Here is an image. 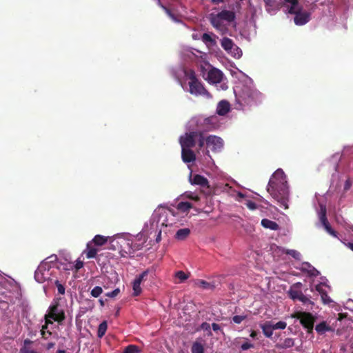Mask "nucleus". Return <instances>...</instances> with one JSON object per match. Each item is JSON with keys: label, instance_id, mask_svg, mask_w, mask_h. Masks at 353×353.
I'll return each mask as SVG.
<instances>
[{"label": "nucleus", "instance_id": "obj_21", "mask_svg": "<svg viewBox=\"0 0 353 353\" xmlns=\"http://www.w3.org/2000/svg\"><path fill=\"white\" fill-rule=\"evenodd\" d=\"M230 111V103L226 101H221L219 103L216 112L219 115L223 116Z\"/></svg>", "mask_w": 353, "mask_h": 353}, {"label": "nucleus", "instance_id": "obj_18", "mask_svg": "<svg viewBox=\"0 0 353 353\" xmlns=\"http://www.w3.org/2000/svg\"><path fill=\"white\" fill-rule=\"evenodd\" d=\"M299 0H284L285 3H283V6L286 7V12L288 13H294L295 9L300 8L299 5Z\"/></svg>", "mask_w": 353, "mask_h": 353}, {"label": "nucleus", "instance_id": "obj_23", "mask_svg": "<svg viewBox=\"0 0 353 353\" xmlns=\"http://www.w3.org/2000/svg\"><path fill=\"white\" fill-rule=\"evenodd\" d=\"M261 328L266 337L270 338L272 336L274 330L272 321H266L263 325H261Z\"/></svg>", "mask_w": 353, "mask_h": 353}, {"label": "nucleus", "instance_id": "obj_9", "mask_svg": "<svg viewBox=\"0 0 353 353\" xmlns=\"http://www.w3.org/2000/svg\"><path fill=\"white\" fill-rule=\"evenodd\" d=\"M302 7L295 9L294 13H290L291 14H295L294 21L297 26H303L307 23L310 19V14L306 11L302 12Z\"/></svg>", "mask_w": 353, "mask_h": 353}, {"label": "nucleus", "instance_id": "obj_34", "mask_svg": "<svg viewBox=\"0 0 353 353\" xmlns=\"http://www.w3.org/2000/svg\"><path fill=\"white\" fill-rule=\"evenodd\" d=\"M132 290H133V294L132 295L134 296H137L141 294L142 292V289L141 288V283L139 281H137L136 280H134L132 283Z\"/></svg>", "mask_w": 353, "mask_h": 353}, {"label": "nucleus", "instance_id": "obj_5", "mask_svg": "<svg viewBox=\"0 0 353 353\" xmlns=\"http://www.w3.org/2000/svg\"><path fill=\"white\" fill-rule=\"evenodd\" d=\"M293 316L300 321L301 324L307 333L313 332L315 317L311 313L300 311L295 312Z\"/></svg>", "mask_w": 353, "mask_h": 353}, {"label": "nucleus", "instance_id": "obj_37", "mask_svg": "<svg viewBox=\"0 0 353 353\" xmlns=\"http://www.w3.org/2000/svg\"><path fill=\"white\" fill-rule=\"evenodd\" d=\"M103 292V289L100 286H96L91 290V296L97 298L99 297Z\"/></svg>", "mask_w": 353, "mask_h": 353}, {"label": "nucleus", "instance_id": "obj_7", "mask_svg": "<svg viewBox=\"0 0 353 353\" xmlns=\"http://www.w3.org/2000/svg\"><path fill=\"white\" fill-rule=\"evenodd\" d=\"M198 134L199 132H190L181 136L179 139L181 148H191L194 147L196 145V138L198 137Z\"/></svg>", "mask_w": 353, "mask_h": 353}, {"label": "nucleus", "instance_id": "obj_32", "mask_svg": "<svg viewBox=\"0 0 353 353\" xmlns=\"http://www.w3.org/2000/svg\"><path fill=\"white\" fill-rule=\"evenodd\" d=\"M107 329H108L107 322L105 321L101 322L99 324V327H98L97 336L99 338H102L105 335V334L107 331Z\"/></svg>", "mask_w": 353, "mask_h": 353}, {"label": "nucleus", "instance_id": "obj_56", "mask_svg": "<svg viewBox=\"0 0 353 353\" xmlns=\"http://www.w3.org/2000/svg\"><path fill=\"white\" fill-rule=\"evenodd\" d=\"M212 328L214 332H217V331L220 330V329H221L220 325L215 323H213L212 324Z\"/></svg>", "mask_w": 353, "mask_h": 353}, {"label": "nucleus", "instance_id": "obj_30", "mask_svg": "<svg viewBox=\"0 0 353 353\" xmlns=\"http://www.w3.org/2000/svg\"><path fill=\"white\" fill-rule=\"evenodd\" d=\"M315 330L318 334H323L327 331L330 330V327L327 325L325 321H323L316 325Z\"/></svg>", "mask_w": 353, "mask_h": 353}, {"label": "nucleus", "instance_id": "obj_27", "mask_svg": "<svg viewBox=\"0 0 353 353\" xmlns=\"http://www.w3.org/2000/svg\"><path fill=\"white\" fill-rule=\"evenodd\" d=\"M212 25L218 30H222L224 25L223 23V21L219 17L218 14L214 15L211 17L210 19Z\"/></svg>", "mask_w": 353, "mask_h": 353}, {"label": "nucleus", "instance_id": "obj_40", "mask_svg": "<svg viewBox=\"0 0 353 353\" xmlns=\"http://www.w3.org/2000/svg\"><path fill=\"white\" fill-rule=\"evenodd\" d=\"M176 278L179 279L181 282L184 281L188 278V276L183 271L180 270L175 273Z\"/></svg>", "mask_w": 353, "mask_h": 353}, {"label": "nucleus", "instance_id": "obj_16", "mask_svg": "<svg viewBox=\"0 0 353 353\" xmlns=\"http://www.w3.org/2000/svg\"><path fill=\"white\" fill-rule=\"evenodd\" d=\"M125 243H128L127 240L123 238L113 239L110 241V249L113 250H118L120 252V250L125 248Z\"/></svg>", "mask_w": 353, "mask_h": 353}, {"label": "nucleus", "instance_id": "obj_25", "mask_svg": "<svg viewBox=\"0 0 353 353\" xmlns=\"http://www.w3.org/2000/svg\"><path fill=\"white\" fill-rule=\"evenodd\" d=\"M190 234V230L189 228H181L177 230L175 234V239L179 241H183L186 239Z\"/></svg>", "mask_w": 353, "mask_h": 353}, {"label": "nucleus", "instance_id": "obj_39", "mask_svg": "<svg viewBox=\"0 0 353 353\" xmlns=\"http://www.w3.org/2000/svg\"><path fill=\"white\" fill-rule=\"evenodd\" d=\"M272 326L274 330H283L286 327L287 323L285 321H279L276 323L272 322Z\"/></svg>", "mask_w": 353, "mask_h": 353}, {"label": "nucleus", "instance_id": "obj_38", "mask_svg": "<svg viewBox=\"0 0 353 353\" xmlns=\"http://www.w3.org/2000/svg\"><path fill=\"white\" fill-rule=\"evenodd\" d=\"M149 272L150 270L148 269L145 270L141 274L137 276L134 280L141 283L143 281L146 280V277L148 276Z\"/></svg>", "mask_w": 353, "mask_h": 353}, {"label": "nucleus", "instance_id": "obj_60", "mask_svg": "<svg viewBox=\"0 0 353 353\" xmlns=\"http://www.w3.org/2000/svg\"><path fill=\"white\" fill-rule=\"evenodd\" d=\"M54 345H55L54 343H52V342L49 343H48L46 348L48 350H50L51 348H52L54 346Z\"/></svg>", "mask_w": 353, "mask_h": 353}, {"label": "nucleus", "instance_id": "obj_22", "mask_svg": "<svg viewBox=\"0 0 353 353\" xmlns=\"http://www.w3.org/2000/svg\"><path fill=\"white\" fill-rule=\"evenodd\" d=\"M261 224L263 228L270 229L271 230L276 231L279 229V225L276 222L268 219H263L261 220Z\"/></svg>", "mask_w": 353, "mask_h": 353}, {"label": "nucleus", "instance_id": "obj_61", "mask_svg": "<svg viewBox=\"0 0 353 353\" xmlns=\"http://www.w3.org/2000/svg\"><path fill=\"white\" fill-rule=\"evenodd\" d=\"M161 239V231H159L157 238H156V241L157 242H159Z\"/></svg>", "mask_w": 353, "mask_h": 353}, {"label": "nucleus", "instance_id": "obj_1", "mask_svg": "<svg viewBox=\"0 0 353 353\" xmlns=\"http://www.w3.org/2000/svg\"><path fill=\"white\" fill-rule=\"evenodd\" d=\"M267 191L285 209L288 208L289 191L286 176L282 169H278L274 172L268 182Z\"/></svg>", "mask_w": 353, "mask_h": 353}, {"label": "nucleus", "instance_id": "obj_62", "mask_svg": "<svg viewBox=\"0 0 353 353\" xmlns=\"http://www.w3.org/2000/svg\"><path fill=\"white\" fill-rule=\"evenodd\" d=\"M257 336V332L256 331H252L250 334V336L253 339L256 338Z\"/></svg>", "mask_w": 353, "mask_h": 353}, {"label": "nucleus", "instance_id": "obj_57", "mask_svg": "<svg viewBox=\"0 0 353 353\" xmlns=\"http://www.w3.org/2000/svg\"><path fill=\"white\" fill-rule=\"evenodd\" d=\"M341 157V156L339 154L336 153L332 157V159L333 161H337L340 160Z\"/></svg>", "mask_w": 353, "mask_h": 353}, {"label": "nucleus", "instance_id": "obj_58", "mask_svg": "<svg viewBox=\"0 0 353 353\" xmlns=\"http://www.w3.org/2000/svg\"><path fill=\"white\" fill-rule=\"evenodd\" d=\"M350 186H351V183L350 182V181H349V180H347V181H345V185H344V189H345V190H349V188H350Z\"/></svg>", "mask_w": 353, "mask_h": 353}, {"label": "nucleus", "instance_id": "obj_17", "mask_svg": "<svg viewBox=\"0 0 353 353\" xmlns=\"http://www.w3.org/2000/svg\"><path fill=\"white\" fill-rule=\"evenodd\" d=\"M221 47L228 52H232V49H234L236 51H239V48L236 46L232 39L224 37L222 39L221 41Z\"/></svg>", "mask_w": 353, "mask_h": 353}, {"label": "nucleus", "instance_id": "obj_49", "mask_svg": "<svg viewBox=\"0 0 353 353\" xmlns=\"http://www.w3.org/2000/svg\"><path fill=\"white\" fill-rule=\"evenodd\" d=\"M245 205L250 210H254L256 209V208H257L256 204L252 201H248L246 202Z\"/></svg>", "mask_w": 353, "mask_h": 353}, {"label": "nucleus", "instance_id": "obj_14", "mask_svg": "<svg viewBox=\"0 0 353 353\" xmlns=\"http://www.w3.org/2000/svg\"><path fill=\"white\" fill-rule=\"evenodd\" d=\"M325 285L323 283H320L315 286V290L319 293L321 300L324 304H329L332 302V299L327 294V292L325 290Z\"/></svg>", "mask_w": 353, "mask_h": 353}, {"label": "nucleus", "instance_id": "obj_41", "mask_svg": "<svg viewBox=\"0 0 353 353\" xmlns=\"http://www.w3.org/2000/svg\"><path fill=\"white\" fill-rule=\"evenodd\" d=\"M157 4L163 9L165 10V12H166V14L171 18L174 19V14L172 13V12L170 11V9H168L167 7H165V6H163L162 3H161V0H157Z\"/></svg>", "mask_w": 353, "mask_h": 353}, {"label": "nucleus", "instance_id": "obj_26", "mask_svg": "<svg viewBox=\"0 0 353 353\" xmlns=\"http://www.w3.org/2000/svg\"><path fill=\"white\" fill-rule=\"evenodd\" d=\"M263 1L265 4V6L268 8L267 9L268 10H278L283 5V3H281V2L278 3V2H276V0H263Z\"/></svg>", "mask_w": 353, "mask_h": 353}, {"label": "nucleus", "instance_id": "obj_42", "mask_svg": "<svg viewBox=\"0 0 353 353\" xmlns=\"http://www.w3.org/2000/svg\"><path fill=\"white\" fill-rule=\"evenodd\" d=\"M54 284L57 288L58 292L61 294H65V287L58 280H56Z\"/></svg>", "mask_w": 353, "mask_h": 353}, {"label": "nucleus", "instance_id": "obj_13", "mask_svg": "<svg viewBox=\"0 0 353 353\" xmlns=\"http://www.w3.org/2000/svg\"><path fill=\"white\" fill-rule=\"evenodd\" d=\"M319 219H320L321 224L323 225L325 230H326V232L327 233H329L330 235H332L334 237H336L337 232L332 228L329 221H327V219L326 216L325 208L321 209V212L320 216H319Z\"/></svg>", "mask_w": 353, "mask_h": 353}, {"label": "nucleus", "instance_id": "obj_33", "mask_svg": "<svg viewBox=\"0 0 353 353\" xmlns=\"http://www.w3.org/2000/svg\"><path fill=\"white\" fill-rule=\"evenodd\" d=\"M196 284L199 288H201L202 289H205V290L213 289L214 288L213 284H212L209 282H207L204 280H201V279L197 280Z\"/></svg>", "mask_w": 353, "mask_h": 353}, {"label": "nucleus", "instance_id": "obj_55", "mask_svg": "<svg viewBox=\"0 0 353 353\" xmlns=\"http://www.w3.org/2000/svg\"><path fill=\"white\" fill-rule=\"evenodd\" d=\"M44 319H45V323L46 325H50V324H52L53 322H52V318H50V317H48L47 316V314H45L44 316Z\"/></svg>", "mask_w": 353, "mask_h": 353}, {"label": "nucleus", "instance_id": "obj_44", "mask_svg": "<svg viewBox=\"0 0 353 353\" xmlns=\"http://www.w3.org/2000/svg\"><path fill=\"white\" fill-rule=\"evenodd\" d=\"M246 318L245 316H241V315H236L232 317V321L234 323L236 324L241 323Z\"/></svg>", "mask_w": 353, "mask_h": 353}, {"label": "nucleus", "instance_id": "obj_54", "mask_svg": "<svg viewBox=\"0 0 353 353\" xmlns=\"http://www.w3.org/2000/svg\"><path fill=\"white\" fill-rule=\"evenodd\" d=\"M201 327L203 330H210V325L209 323L204 322L201 324Z\"/></svg>", "mask_w": 353, "mask_h": 353}, {"label": "nucleus", "instance_id": "obj_15", "mask_svg": "<svg viewBox=\"0 0 353 353\" xmlns=\"http://www.w3.org/2000/svg\"><path fill=\"white\" fill-rule=\"evenodd\" d=\"M181 157L185 163H191L196 159V155L190 148H181Z\"/></svg>", "mask_w": 353, "mask_h": 353}, {"label": "nucleus", "instance_id": "obj_59", "mask_svg": "<svg viewBox=\"0 0 353 353\" xmlns=\"http://www.w3.org/2000/svg\"><path fill=\"white\" fill-rule=\"evenodd\" d=\"M221 88L223 90H226L228 88V86L225 83H222L221 84Z\"/></svg>", "mask_w": 353, "mask_h": 353}, {"label": "nucleus", "instance_id": "obj_12", "mask_svg": "<svg viewBox=\"0 0 353 353\" xmlns=\"http://www.w3.org/2000/svg\"><path fill=\"white\" fill-rule=\"evenodd\" d=\"M223 78V72L216 68L210 70L208 73V81L210 83L216 84L221 83Z\"/></svg>", "mask_w": 353, "mask_h": 353}, {"label": "nucleus", "instance_id": "obj_45", "mask_svg": "<svg viewBox=\"0 0 353 353\" xmlns=\"http://www.w3.org/2000/svg\"><path fill=\"white\" fill-rule=\"evenodd\" d=\"M120 293V289L119 288H116L115 290H114L112 292H107L105 294V296H108V297H110V298H114L116 297Z\"/></svg>", "mask_w": 353, "mask_h": 353}, {"label": "nucleus", "instance_id": "obj_43", "mask_svg": "<svg viewBox=\"0 0 353 353\" xmlns=\"http://www.w3.org/2000/svg\"><path fill=\"white\" fill-rule=\"evenodd\" d=\"M286 253L296 259H299L301 256V254L295 250H289Z\"/></svg>", "mask_w": 353, "mask_h": 353}, {"label": "nucleus", "instance_id": "obj_28", "mask_svg": "<svg viewBox=\"0 0 353 353\" xmlns=\"http://www.w3.org/2000/svg\"><path fill=\"white\" fill-rule=\"evenodd\" d=\"M201 40L206 45L210 46H214L216 43V40L212 37L211 34H210L208 33H203L201 37Z\"/></svg>", "mask_w": 353, "mask_h": 353}, {"label": "nucleus", "instance_id": "obj_20", "mask_svg": "<svg viewBox=\"0 0 353 353\" xmlns=\"http://www.w3.org/2000/svg\"><path fill=\"white\" fill-rule=\"evenodd\" d=\"M218 15L221 19V20L228 22H232L235 19V13L230 10H222L218 13Z\"/></svg>", "mask_w": 353, "mask_h": 353}, {"label": "nucleus", "instance_id": "obj_64", "mask_svg": "<svg viewBox=\"0 0 353 353\" xmlns=\"http://www.w3.org/2000/svg\"><path fill=\"white\" fill-rule=\"evenodd\" d=\"M57 353H66V352L65 350H59L57 351Z\"/></svg>", "mask_w": 353, "mask_h": 353}, {"label": "nucleus", "instance_id": "obj_4", "mask_svg": "<svg viewBox=\"0 0 353 353\" xmlns=\"http://www.w3.org/2000/svg\"><path fill=\"white\" fill-rule=\"evenodd\" d=\"M303 284L301 282H297L291 285L288 294L289 297L292 300H299L302 302L303 304H310L314 305V302L310 300L306 296H305L302 291Z\"/></svg>", "mask_w": 353, "mask_h": 353}, {"label": "nucleus", "instance_id": "obj_51", "mask_svg": "<svg viewBox=\"0 0 353 353\" xmlns=\"http://www.w3.org/2000/svg\"><path fill=\"white\" fill-rule=\"evenodd\" d=\"M83 266V263L82 261L81 260H77L76 261V263H75V265H74V268H75V270L76 271H78L79 270H80L81 268H82Z\"/></svg>", "mask_w": 353, "mask_h": 353}, {"label": "nucleus", "instance_id": "obj_29", "mask_svg": "<svg viewBox=\"0 0 353 353\" xmlns=\"http://www.w3.org/2000/svg\"><path fill=\"white\" fill-rule=\"evenodd\" d=\"M107 241H108V237L97 234L93 238V239L91 242H92V243L94 244L95 245L101 246V245H104Z\"/></svg>", "mask_w": 353, "mask_h": 353}, {"label": "nucleus", "instance_id": "obj_3", "mask_svg": "<svg viewBox=\"0 0 353 353\" xmlns=\"http://www.w3.org/2000/svg\"><path fill=\"white\" fill-rule=\"evenodd\" d=\"M185 76L189 80V92L194 95H203L208 97H211L210 94L204 88L203 83L196 77L194 70H190L185 72Z\"/></svg>", "mask_w": 353, "mask_h": 353}, {"label": "nucleus", "instance_id": "obj_36", "mask_svg": "<svg viewBox=\"0 0 353 353\" xmlns=\"http://www.w3.org/2000/svg\"><path fill=\"white\" fill-rule=\"evenodd\" d=\"M141 349L135 345H129L124 349L123 353H141Z\"/></svg>", "mask_w": 353, "mask_h": 353}, {"label": "nucleus", "instance_id": "obj_48", "mask_svg": "<svg viewBox=\"0 0 353 353\" xmlns=\"http://www.w3.org/2000/svg\"><path fill=\"white\" fill-rule=\"evenodd\" d=\"M254 347V345L249 342H245L241 345V350L242 351H245L250 348Z\"/></svg>", "mask_w": 353, "mask_h": 353}, {"label": "nucleus", "instance_id": "obj_2", "mask_svg": "<svg viewBox=\"0 0 353 353\" xmlns=\"http://www.w3.org/2000/svg\"><path fill=\"white\" fill-rule=\"evenodd\" d=\"M236 101L242 106L256 105L261 101V93L256 90L245 87L236 95Z\"/></svg>", "mask_w": 353, "mask_h": 353}, {"label": "nucleus", "instance_id": "obj_10", "mask_svg": "<svg viewBox=\"0 0 353 353\" xmlns=\"http://www.w3.org/2000/svg\"><path fill=\"white\" fill-rule=\"evenodd\" d=\"M128 243H125V246L120 250L121 256H125L127 254H130L135 251L140 250L142 249L143 243H134L127 240Z\"/></svg>", "mask_w": 353, "mask_h": 353}, {"label": "nucleus", "instance_id": "obj_31", "mask_svg": "<svg viewBox=\"0 0 353 353\" xmlns=\"http://www.w3.org/2000/svg\"><path fill=\"white\" fill-rule=\"evenodd\" d=\"M192 208V203L188 201H181L177 204V209L183 212H188Z\"/></svg>", "mask_w": 353, "mask_h": 353}, {"label": "nucleus", "instance_id": "obj_6", "mask_svg": "<svg viewBox=\"0 0 353 353\" xmlns=\"http://www.w3.org/2000/svg\"><path fill=\"white\" fill-rule=\"evenodd\" d=\"M47 316L59 323H61L65 319V312L63 310L59 308L58 301H54L50 305Z\"/></svg>", "mask_w": 353, "mask_h": 353}, {"label": "nucleus", "instance_id": "obj_63", "mask_svg": "<svg viewBox=\"0 0 353 353\" xmlns=\"http://www.w3.org/2000/svg\"><path fill=\"white\" fill-rule=\"evenodd\" d=\"M48 327V325L45 323L44 325H42V327H41V330H46V331H47Z\"/></svg>", "mask_w": 353, "mask_h": 353}, {"label": "nucleus", "instance_id": "obj_19", "mask_svg": "<svg viewBox=\"0 0 353 353\" xmlns=\"http://www.w3.org/2000/svg\"><path fill=\"white\" fill-rule=\"evenodd\" d=\"M97 252L98 249L92 246V242H88L87 243L86 250L84 251V253H85L88 259L95 258L97 259Z\"/></svg>", "mask_w": 353, "mask_h": 353}, {"label": "nucleus", "instance_id": "obj_46", "mask_svg": "<svg viewBox=\"0 0 353 353\" xmlns=\"http://www.w3.org/2000/svg\"><path fill=\"white\" fill-rule=\"evenodd\" d=\"M198 136L199 137V139L198 140V145L199 148H202L205 143V139H204L203 134L201 132H199Z\"/></svg>", "mask_w": 353, "mask_h": 353}, {"label": "nucleus", "instance_id": "obj_24", "mask_svg": "<svg viewBox=\"0 0 353 353\" xmlns=\"http://www.w3.org/2000/svg\"><path fill=\"white\" fill-rule=\"evenodd\" d=\"M294 345V340L292 338H286L283 341L276 344V347L278 349H287L292 347Z\"/></svg>", "mask_w": 353, "mask_h": 353}, {"label": "nucleus", "instance_id": "obj_47", "mask_svg": "<svg viewBox=\"0 0 353 353\" xmlns=\"http://www.w3.org/2000/svg\"><path fill=\"white\" fill-rule=\"evenodd\" d=\"M185 196L190 199L194 200L195 201H199L200 198L197 195H194V194L191 192H185Z\"/></svg>", "mask_w": 353, "mask_h": 353}, {"label": "nucleus", "instance_id": "obj_53", "mask_svg": "<svg viewBox=\"0 0 353 353\" xmlns=\"http://www.w3.org/2000/svg\"><path fill=\"white\" fill-rule=\"evenodd\" d=\"M19 353H38L37 352L28 349L27 347H23L20 350Z\"/></svg>", "mask_w": 353, "mask_h": 353}, {"label": "nucleus", "instance_id": "obj_50", "mask_svg": "<svg viewBox=\"0 0 353 353\" xmlns=\"http://www.w3.org/2000/svg\"><path fill=\"white\" fill-rule=\"evenodd\" d=\"M228 53L231 54L235 58H240L242 55V52L240 48L239 52L232 49V52H229Z\"/></svg>", "mask_w": 353, "mask_h": 353}, {"label": "nucleus", "instance_id": "obj_11", "mask_svg": "<svg viewBox=\"0 0 353 353\" xmlns=\"http://www.w3.org/2000/svg\"><path fill=\"white\" fill-rule=\"evenodd\" d=\"M190 182L192 185H199L201 188L208 190V194L211 190L209 185V181L207 178L200 174H194L192 178H190Z\"/></svg>", "mask_w": 353, "mask_h": 353}, {"label": "nucleus", "instance_id": "obj_35", "mask_svg": "<svg viewBox=\"0 0 353 353\" xmlns=\"http://www.w3.org/2000/svg\"><path fill=\"white\" fill-rule=\"evenodd\" d=\"M192 353H204L203 345L199 342H194L192 346Z\"/></svg>", "mask_w": 353, "mask_h": 353}, {"label": "nucleus", "instance_id": "obj_8", "mask_svg": "<svg viewBox=\"0 0 353 353\" xmlns=\"http://www.w3.org/2000/svg\"><path fill=\"white\" fill-rule=\"evenodd\" d=\"M207 148L212 152H216L221 151L223 146V141L221 138L215 135H210L205 139Z\"/></svg>", "mask_w": 353, "mask_h": 353}, {"label": "nucleus", "instance_id": "obj_52", "mask_svg": "<svg viewBox=\"0 0 353 353\" xmlns=\"http://www.w3.org/2000/svg\"><path fill=\"white\" fill-rule=\"evenodd\" d=\"M41 334L42 336V338L47 339L50 336L52 335V332L49 330H41Z\"/></svg>", "mask_w": 353, "mask_h": 353}]
</instances>
